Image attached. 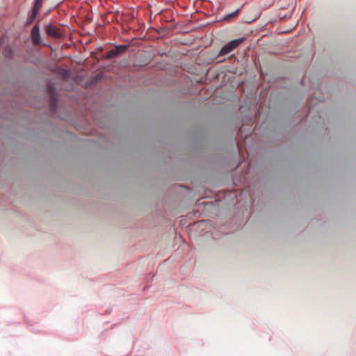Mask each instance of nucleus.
I'll use <instances>...</instances> for the list:
<instances>
[{"mask_svg": "<svg viewBox=\"0 0 356 356\" xmlns=\"http://www.w3.org/2000/svg\"><path fill=\"white\" fill-rule=\"evenodd\" d=\"M245 40L244 38H240L234 40L230 41L226 44L219 52V56H223L234 51Z\"/></svg>", "mask_w": 356, "mask_h": 356, "instance_id": "nucleus-1", "label": "nucleus"}, {"mask_svg": "<svg viewBox=\"0 0 356 356\" xmlns=\"http://www.w3.org/2000/svg\"><path fill=\"white\" fill-rule=\"evenodd\" d=\"M45 31L49 36L54 38H60L63 35L62 29L52 24L45 26Z\"/></svg>", "mask_w": 356, "mask_h": 356, "instance_id": "nucleus-2", "label": "nucleus"}, {"mask_svg": "<svg viewBox=\"0 0 356 356\" xmlns=\"http://www.w3.org/2000/svg\"><path fill=\"white\" fill-rule=\"evenodd\" d=\"M127 49V47L125 45H118L115 47V49H111L108 51L106 55L104 56V58L106 59H111L113 58L116 57L120 54L125 51Z\"/></svg>", "mask_w": 356, "mask_h": 356, "instance_id": "nucleus-3", "label": "nucleus"}, {"mask_svg": "<svg viewBox=\"0 0 356 356\" xmlns=\"http://www.w3.org/2000/svg\"><path fill=\"white\" fill-rule=\"evenodd\" d=\"M31 38L35 44H40L41 42L40 36V27L38 24L35 25L31 31Z\"/></svg>", "mask_w": 356, "mask_h": 356, "instance_id": "nucleus-4", "label": "nucleus"}, {"mask_svg": "<svg viewBox=\"0 0 356 356\" xmlns=\"http://www.w3.org/2000/svg\"><path fill=\"white\" fill-rule=\"evenodd\" d=\"M49 95H50V97H49V106H50V108L54 111L56 108V97L54 95V87L52 86H49Z\"/></svg>", "mask_w": 356, "mask_h": 356, "instance_id": "nucleus-5", "label": "nucleus"}, {"mask_svg": "<svg viewBox=\"0 0 356 356\" xmlns=\"http://www.w3.org/2000/svg\"><path fill=\"white\" fill-rule=\"evenodd\" d=\"M38 11H39V10H35V8L33 7L32 15H31V17H29V19L28 20L29 24L31 23L34 20Z\"/></svg>", "mask_w": 356, "mask_h": 356, "instance_id": "nucleus-6", "label": "nucleus"}, {"mask_svg": "<svg viewBox=\"0 0 356 356\" xmlns=\"http://www.w3.org/2000/svg\"><path fill=\"white\" fill-rule=\"evenodd\" d=\"M43 0H35V4L34 6L35 8V10H40L42 7Z\"/></svg>", "mask_w": 356, "mask_h": 356, "instance_id": "nucleus-7", "label": "nucleus"}, {"mask_svg": "<svg viewBox=\"0 0 356 356\" xmlns=\"http://www.w3.org/2000/svg\"><path fill=\"white\" fill-rule=\"evenodd\" d=\"M5 54H6V56H10V54H11V50H10V48H6V49H5Z\"/></svg>", "mask_w": 356, "mask_h": 356, "instance_id": "nucleus-8", "label": "nucleus"}, {"mask_svg": "<svg viewBox=\"0 0 356 356\" xmlns=\"http://www.w3.org/2000/svg\"><path fill=\"white\" fill-rule=\"evenodd\" d=\"M237 13H238V11H236V12L233 13L232 15H230V16H229V17H234V16H236V15Z\"/></svg>", "mask_w": 356, "mask_h": 356, "instance_id": "nucleus-9", "label": "nucleus"}]
</instances>
